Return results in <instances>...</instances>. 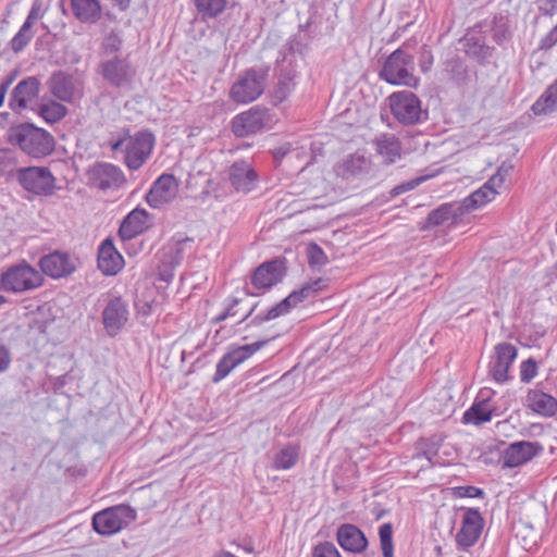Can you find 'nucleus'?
<instances>
[{
    "instance_id": "nucleus-1",
    "label": "nucleus",
    "mask_w": 557,
    "mask_h": 557,
    "mask_svg": "<svg viewBox=\"0 0 557 557\" xmlns=\"http://www.w3.org/2000/svg\"><path fill=\"white\" fill-rule=\"evenodd\" d=\"M8 141L37 159L50 154L54 148L50 133L29 123L12 126L8 132Z\"/></svg>"
},
{
    "instance_id": "nucleus-2",
    "label": "nucleus",
    "mask_w": 557,
    "mask_h": 557,
    "mask_svg": "<svg viewBox=\"0 0 557 557\" xmlns=\"http://www.w3.org/2000/svg\"><path fill=\"white\" fill-rule=\"evenodd\" d=\"M409 42L403 44L385 61L380 77L391 85L417 87L419 79L413 75V55L408 52Z\"/></svg>"
},
{
    "instance_id": "nucleus-3",
    "label": "nucleus",
    "mask_w": 557,
    "mask_h": 557,
    "mask_svg": "<svg viewBox=\"0 0 557 557\" xmlns=\"http://www.w3.org/2000/svg\"><path fill=\"white\" fill-rule=\"evenodd\" d=\"M154 146V136L148 131L126 135L111 145L112 150L124 153V162L129 170L140 169L149 159Z\"/></svg>"
},
{
    "instance_id": "nucleus-4",
    "label": "nucleus",
    "mask_w": 557,
    "mask_h": 557,
    "mask_svg": "<svg viewBox=\"0 0 557 557\" xmlns=\"http://www.w3.org/2000/svg\"><path fill=\"white\" fill-rule=\"evenodd\" d=\"M269 77L265 69H249L238 76L230 89V98L239 104L257 100L264 91Z\"/></svg>"
},
{
    "instance_id": "nucleus-5",
    "label": "nucleus",
    "mask_w": 557,
    "mask_h": 557,
    "mask_svg": "<svg viewBox=\"0 0 557 557\" xmlns=\"http://www.w3.org/2000/svg\"><path fill=\"white\" fill-rule=\"evenodd\" d=\"M44 283L42 274L23 261L1 273V289L9 293H23L38 288Z\"/></svg>"
},
{
    "instance_id": "nucleus-6",
    "label": "nucleus",
    "mask_w": 557,
    "mask_h": 557,
    "mask_svg": "<svg viewBox=\"0 0 557 557\" xmlns=\"http://www.w3.org/2000/svg\"><path fill=\"white\" fill-rule=\"evenodd\" d=\"M193 240L188 237H173L158 252L159 264L157 276L165 283L172 282L175 269L183 261L188 249H191Z\"/></svg>"
},
{
    "instance_id": "nucleus-7",
    "label": "nucleus",
    "mask_w": 557,
    "mask_h": 557,
    "mask_svg": "<svg viewBox=\"0 0 557 557\" xmlns=\"http://www.w3.org/2000/svg\"><path fill=\"white\" fill-rule=\"evenodd\" d=\"M323 280L321 277L304 284L298 290H294L281 302L270 308L265 313H258L250 320V325H260L263 322L271 321L287 313L293 307L309 298L318 290L322 289Z\"/></svg>"
},
{
    "instance_id": "nucleus-8",
    "label": "nucleus",
    "mask_w": 557,
    "mask_h": 557,
    "mask_svg": "<svg viewBox=\"0 0 557 557\" xmlns=\"http://www.w3.org/2000/svg\"><path fill=\"white\" fill-rule=\"evenodd\" d=\"M135 519V509L122 504L97 512L92 518V527L101 535H112L127 527Z\"/></svg>"
},
{
    "instance_id": "nucleus-9",
    "label": "nucleus",
    "mask_w": 557,
    "mask_h": 557,
    "mask_svg": "<svg viewBox=\"0 0 557 557\" xmlns=\"http://www.w3.org/2000/svg\"><path fill=\"white\" fill-rule=\"evenodd\" d=\"M274 122V115L269 109L255 106L233 117L232 132L237 137H247L251 134L271 128Z\"/></svg>"
},
{
    "instance_id": "nucleus-10",
    "label": "nucleus",
    "mask_w": 557,
    "mask_h": 557,
    "mask_svg": "<svg viewBox=\"0 0 557 557\" xmlns=\"http://www.w3.org/2000/svg\"><path fill=\"white\" fill-rule=\"evenodd\" d=\"M389 106L395 119L406 125L419 123L428 116L420 99L411 91L394 92L389 96Z\"/></svg>"
},
{
    "instance_id": "nucleus-11",
    "label": "nucleus",
    "mask_w": 557,
    "mask_h": 557,
    "mask_svg": "<svg viewBox=\"0 0 557 557\" xmlns=\"http://www.w3.org/2000/svg\"><path fill=\"white\" fill-rule=\"evenodd\" d=\"M104 307L102 310V323L107 334L111 337L119 334L128 321V304L114 293L101 296Z\"/></svg>"
},
{
    "instance_id": "nucleus-12",
    "label": "nucleus",
    "mask_w": 557,
    "mask_h": 557,
    "mask_svg": "<svg viewBox=\"0 0 557 557\" xmlns=\"http://www.w3.org/2000/svg\"><path fill=\"white\" fill-rule=\"evenodd\" d=\"M22 187L35 195H52L55 189V178L48 168L28 166L21 168L16 173Z\"/></svg>"
},
{
    "instance_id": "nucleus-13",
    "label": "nucleus",
    "mask_w": 557,
    "mask_h": 557,
    "mask_svg": "<svg viewBox=\"0 0 557 557\" xmlns=\"http://www.w3.org/2000/svg\"><path fill=\"white\" fill-rule=\"evenodd\" d=\"M47 84L52 96L60 101L72 103L83 97V82L66 72L53 73Z\"/></svg>"
},
{
    "instance_id": "nucleus-14",
    "label": "nucleus",
    "mask_w": 557,
    "mask_h": 557,
    "mask_svg": "<svg viewBox=\"0 0 557 557\" xmlns=\"http://www.w3.org/2000/svg\"><path fill=\"white\" fill-rule=\"evenodd\" d=\"M99 67L103 79L117 88L131 85L135 76V70L127 59H122L117 55L102 59Z\"/></svg>"
},
{
    "instance_id": "nucleus-15",
    "label": "nucleus",
    "mask_w": 557,
    "mask_h": 557,
    "mask_svg": "<svg viewBox=\"0 0 557 557\" xmlns=\"http://www.w3.org/2000/svg\"><path fill=\"white\" fill-rule=\"evenodd\" d=\"M77 258L67 252L55 250L45 255L39 260V265L46 275L51 278H62L71 275L76 271Z\"/></svg>"
},
{
    "instance_id": "nucleus-16",
    "label": "nucleus",
    "mask_w": 557,
    "mask_h": 557,
    "mask_svg": "<svg viewBox=\"0 0 557 557\" xmlns=\"http://www.w3.org/2000/svg\"><path fill=\"white\" fill-rule=\"evenodd\" d=\"M267 341H259L252 344L239 346L227 354H225L218 362L215 373L212 377L214 383L225 379L233 369L243 363L256 351H258Z\"/></svg>"
},
{
    "instance_id": "nucleus-17",
    "label": "nucleus",
    "mask_w": 557,
    "mask_h": 557,
    "mask_svg": "<svg viewBox=\"0 0 557 557\" xmlns=\"http://www.w3.org/2000/svg\"><path fill=\"white\" fill-rule=\"evenodd\" d=\"M89 184L101 190L116 189L125 183L122 170L107 162L96 163L88 171Z\"/></svg>"
},
{
    "instance_id": "nucleus-18",
    "label": "nucleus",
    "mask_w": 557,
    "mask_h": 557,
    "mask_svg": "<svg viewBox=\"0 0 557 557\" xmlns=\"http://www.w3.org/2000/svg\"><path fill=\"white\" fill-rule=\"evenodd\" d=\"M544 450L537 442L520 441L510 444L502 455L503 468H516L527 463Z\"/></svg>"
},
{
    "instance_id": "nucleus-19",
    "label": "nucleus",
    "mask_w": 557,
    "mask_h": 557,
    "mask_svg": "<svg viewBox=\"0 0 557 557\" xmlns=\"http://www.w3.org/2000/svg\"><path fill=\"white\" fill-rule=\"evenodd\" d=\"M177 191V180L174 175L164 173L153 182L146 195V201L151 208L159 209L173 201L176 198Z\"/></svg>"
},
{
    "instance_id": "nucleus-20",
    "label": "nucleus",
    "mask_w": 557,
    "mask_h": 557,
    "mask_svg": "<svg viewBox=\"0 0 557 557\" xmlns=\"http://www.w3.org/2000/svg\"><path fill=\"white\" fill-rule=\"evenodd\" d=\"M463 212L458 202L443 203L432 210L421 230H430L437 226L447 228L457 227L463 221Z\"/></svg>"
},
{
    "instance_id": "nucleus-21",
    "label": "nucleus",
    "mask_w": 557,
    "mask_h": 557,
    "mask_svg": "<svg viewBox=\"0 0 557 557\" xmlns=\"http://www.w3.org/2000/svg\"><path fill=\"white\" fill-rule=\"evenodd\" d=\"M484 527V520L478 509L469 508L462 517L461 528L456 535L457 544L467 549L473 546L480 539Z\"/></svg>"
},
{
    "instance_id": "nucleus-22",
    "label": "nucleus",
    "mask_w": 557,
    "mask_h": 557,
    "mask_svg": "<svg viewBox=\"0 0 557 557\" xmlns=\"http://www.w3.org/2000/svg\"><path fill=\"white\" fill-rule=\"evenodd\" d=\"M517 357V348L510 343H499L494 348V356L490 361V373L498 383L508 380V371Z\"/></svg>"
},
{
    "instance_id": "nucleus-23",
    "label": "nucleus",
    "mask_w": 557,
    "mask_h": 557,
    "mask_svg": "<svg viewBox=\"0 0 557 557\" xmlns=\"http://www.w3.org/2000/svg\"><path fill=\"white\" fill-rule=\"evenodd\" d=\"M227 177L232 187L243 194L253 190L259 180L252 165L244 160L236 161L228 168Z\"/></svg>"
},
{
    "instance_id": "nucleus-24",
    "label": "nucleus",
    "mask_w": 557,
    "mask_h": 557,
    "mask_svg": "<svg viewBox=\"0 0 557 557\" xmlns=\"http://www.w3.org/2000/svg\"><path fill=\"white\" fill-rule=\"evenodd\" d=\"M284 275L285 264L283 260L267 261L255 270L251 284L256 289L264 292L281 282Z\"/></svg>"
},
{
    "instance_id": "nucleus-25",
    "label": "nucleus",
    "mask_w": 557,
    "mask_h": 557,
    "mask_svg": "<svg viewBox=\"0 0 557 557\" xmlns=\"http://www.w3.org/2000/svg\"><path fill=\"white\" fill-rule=\"evenodd\" d=\"M294 54L285 55L278 60L280 74L278 81L273 92V101L275 104L285 101L294 91L296 86L297 70L293 65Z\"/></svg>"
},
{
    "instance_id": "nucleus-26",
    "label": "nucleus",
    "mask_w": 557,
    "mask_h": 557,
    "mask_svg": "<svg viewBox=\"0 0 557 557\" xmlns=\"http://www.w3.org/2000/svg\"><path fill=\"white\" fill-rule=\"evenodd\" d=\"M150 226L149 212L143 208H135L122 221L119 235L123 240H129L146 232Z\"/></svg>"
},
{
    "instance_id": "nucleus-27",
    "label": "nucleus",
    "mask_w": 557,
    "mask_h": 557,
    "mask_svg": "<svg viewBox=\"0 0 557 557\" xmlns=\"http://www.w3.org/2000/svg\"><path fill=\"white\" fill-rule=\"evenodd\" d=\"M124 265V259L110 238L104 239L98 248V269L104 275L117 274Z\"/></svg>"
},
{
    "instance_id": "nucleus-28",
    "label": "nucleus",
    "mask_w": 557,
    "mask_h": 557,
    "mask_svg": "<svg viewBox=\"0 0 557 557\" xmlns=\"http://www.w3.org/2000/svg\"><path fill=\"white\" fill-rule=\"evenodd\" d=\"M39 87L40 83L34 76L21 81L12 91L9 102L11 109L18 112L26 109L28 103L38 96Z\"/></svg>"
},
{
    "instance_id": "nucleus-29",
    "label": "nucleus",
    "mask_w": 557,
    "mask_h": 557,
    "mask_svg": "<svg viewBox=\"0 0 557 557\" xmlns=\"http://www.w3.org/2000/svg\"><path fill=\"white\" fill-rule=\"evenodd\" d=\"M495 411L487 393L480 392L472 406L465 411L462 421L466 424L481 425L491 421Z\"/></svg>"
},
{
    "instance_id": "nucleus-30",
    "label": "nucleus",
    "mask_w": 557,
    "mask_h": 557,
    "mask_svg": "<svg viewBox=\"0 0 557 557\" xmlns=\"http://www.w3.org/2000/svg\"><path fill=\"white\" fill-rule=\"evenodd\" d=\"M338 544L344 550L359 554L368 546V540L363 532L350 523L342 524L336 534Z\"/></svg>"
},
{
    "instance_id": "nucleus-31",
    "label": "nucleus",
    "mask_w": 557,
    "mask_h": 557,
    "mask_svg": "<svg viewBox=\"0 0 557 557\" xmlns=\"http://www.w3.org/2000/svg\"><path fill=\"white\" fill-rule=\"evenodd\" d=\"M374 149L376 156L381 158L384 164H393L401 157V144L399 139L393 134H383L374 141Z\"/></svg>"
},
{
    "instance_id": "nucleus-32",
    "label": "nucleus",
    "mask_w": 557,
    "mask_h": 557,
    "mask_svg": "<svg viewBox=\"0 0 557 557\" xmlns=\"http://www.w3.org/2000/svg\"><path fill=\"white\" fill-rule=\"evenodd\" d=\"M72 13L81 23L96 24L102 16L100 0H71Z\"/></svg>"
},
{
    "instance_id": "nucleus-33",
    "label": "nucleus",
    "mask_w": 557,
    "mask_h": 557,
    "mask_svg": "<svg viewBox=\"0 0 557 557\" xmlns=\"http://www.w3.org/2000/svg\"><path fill=\"white\" fill-rule=\"evenodd\" d=\"M497 194V189L494 186H491L488 182H486L482 187L471 193L468 197L458 203L461 207L463 214L466 215L471 211L478 210L491 202L493 199H495Z\"/></svg>"
},
{
    "instance_id": "nucleus-34",
    "label": "nucleus",
    "mask_w": 557,
    "mask_h": 557,
    "mask_svg": "<svg viewBox=\"0 0 557 557\" xmlns=\"http://www.w3.org/2000/svg\"><path fill=\"white\" fill-rule=\"evenodd\" d=\"M527 404L534 412L544 417H553L557 412V399L540 389L528 393Z\"/></svg>"
},
{
    "instance_id": "nucleus-35",
    "label": "nucleus",
    "mask_w": 557,
    "mask_h": 557,
    "mask_svg": "<svg viewBox=\"0 0 557 557\" xmlns=\"http://www.w3.org/2000/svg\"><path fill=\"white\" fill-rule=\"evenodd\" d=\"M370 169V161L361 154H350L335 165L337 176L345 180L367 173Z\"/></svg>"
},
{
    "instance_id": "nucleus-36",
    "label": "nucleus",
    "mask_w": 557,
    "mask_h": 557,
    "mask_svg": "<svg viewBox=\"0 0 557 557\" xmlns=\"http://www.w3.org/2000/svg\"><path fill=\"white\" fill-rule=\"evenodd\" d=\"M531 110L535 115H546L557 111V79L545 89L532 104Z\"/></svg>"
},
{
    "instance_id": "nucleus-37",
    "label": "nucleus",
    "mask_w": 557,
    "mask_h": 557,
    "mask_svg": "<svg viewBox=\"0 0 557 557\" xmlns=\"http://www.w3.org/2000/svg\"><path fill=\"white\" fill-rule=\"evenodd\" d=\"M442 443L443 438L441 436H433L430 438L421 440L418 444L417 457L425 458L432 466L441 465V461L437 458V454Z\"/></svg>"
},
{
    "instance_id": "nucleus-38",
    "label": "nucleus",
    "mask_w": 557,
    "mask_h": 557,
    "mask_svg": "<svg viewBox=\"0 0 557 557\" xmlns=\"http://www.w3.org/2000/svg\"><path fill=\"white\" fill-rule=\"evenodd\" d=\"M299 450L294 445H287L280 449L273 456V469L275 470H289L296 466L298 461Z\"/></svg>"
},
{
    "instance_id": "nucleus-39",
    "label": "nucleus",
    "mask_w": 557,
    "mask_h": 557,
    "mask_svg": "<svg viewBox=\"0 0 557 557\" xmlns=\"http://www.w3.org/2000/svg\"><path fill=\"white\" fill-rule=\"evenodd\" d=\"M39 115L48 123L52 124L61 119H63L66 113L67 109L65 106H63L60 102H57L54 100H49L47 102H42L39 106Z\"/></svg>"
},
{
    "instance_id": "nucleus-40",
    "label": "nucleus",
    "mask_w": 557,
    "mask_h": 557,
    "mask_svg": "<svg viewBox=\"0 0 557 557\" xmlns=\"http://www.w3.org/2000/svg\"><path fill=\"white\" fill-rule=\"evenodd\" d=\"M123 40L120 34L115 30H111L106 34L100 45V55L103 59H110V57L116 55L122 48Z\"/></svg>"
},
{
    "instance_id": "nucleus-41",
    "label": "nucleus",
    "mask_w": 557,
    "mask_h": 557,
    "mask_svg": "<svg viewBox=\"0 0 557 557\" xmlns=\"http://www.w3.org/2000/svg\"><path fill=\"white\" fill-rule=\"evenodd\" d=\"M226 3V0H195L197 10L206 17H215L221 14Z\"/></svg>"
},
{
    "instance_id": "nucleus-42",
    "label": "nucleus",
    "mask_w": 557,
    "mask_h": 557,
    "mask_svg": "<svg viewBox=\"0 0 557 557\" xmlns=\"http://www.w3.org/2000/svg\"><path fill=\"white\" fill-rule=\"evenodd\" d=\"M34 34L28 23H23L18 32L11 39V48L14 52L22 51L33 39Z\"/></svg>"
},
{
    "instance_id": "nucleus-43",
    "label": "nucleus",
    "mask_w": 557,
    "mask_h": 557,
    "mask_svg": "<svg viewBox=\"0 0 557 557\" xmlns=\"http://www.w3.org/2000/svg\"><path fill=\"white\" fill-rule=\"evenodd\" d=\"M380 542L383 557H394L393 528L391 523H384L379 529Z\"/></svg>"
},
{
    "instance_id": "nucleus-44",
    "label": "nucleus",
    "mask_w": 557,
    "mask_h": 557,
    "mask_svg": "<svg viewBox=\"0 0 557 557\" xmlns=\"http://www.w3.org/2000/svg\"><path fill=\"white\" fill-rule=\"evenodd\" d=\"M467 54L475 58H485L488 54V47L478 37H468L465 41Z\"/></svg>"
},
{
    "instance_id": "nucleus-45",
    "label": "nucleus",
    "mask_w": 557,
    "mask_h": 557,
    "mask_svg": "<svg viewBox=\"0 0 557 557\" xmlns=\"http://www.w3.org/2000/svg\"><path fill=\"white\" fill-rule=\"evenodd\" d=\"M307 255L309 263L312 267H321L326 264L327 262V257L325 252L319 245L314 243L309 244V246L307 247Z\"/></svg>"
},
{
    "instance_id": "nucleus-46",
    "label": "nucleus",
    "mask_w": 557,
    "mask_h": 557,
    "mask_svg": "<svg viewBox=\"0 0 557 557\" xmlns=\"http://www.w3.org/2000/svg\"><path fill=\"white\" fill-rule=\"evenodd\" d=\"M513 166L509 162H503L497 172L487 181L491 186L499 188L511 173Z\"/></svg>"
},
{
    "instance_id": "nucleus-47",
    "label": "nucleus",
    "mask_w": 557,
    "mask_h": 557,
    "mask_svg": "<svg viewBox=\"0 0 557 557\" xmlns=\"http://www.w3.org/2000/svg\"><path fill=\"white\" fill-rule=\"evenodd\" d=\"M537 375V363L534 359L529 358L520 366V379L524 383L531 382Z\"/></svg>"
},
{
    "instance_id": "nucleus-48",
    "label": "nucleus",
    "mask_w": 557,
    "mask_h": 557,
    "mask_svg": "<svg viewBox=\"0 0 557 557\" xmlns=\"http://www.w3.org/2000/svg\"><path fill=\"white\" fill-rule=\"evenodd\" d=\"M312 557H341V555L333 543L324 542L314 547Z\"/></svg>"
},
{
    "instance_id": "nucleus-49",
    "label": "nucleus",
    "mask_w": 557,
    "mask_h": 557,
    "mask_svg": "<svg viewBox=\"0 0 557 557\" xmlns=\"http://www.w3.org/2000/svg\"><path fill=\"white\" fill-rule=\"evenodd\" d=\"M424 181H425V177H417V178H412V180H409L407 182H404L401 184H398V185H396L395 187L392 188L391 196L392 197H396V196L405 194V193H407L409 190H412L416 187H418Z\"/></svg>"
},
{
    "instance_id": "nucleus-50",
    "label": "nucleus",
    "mask_w": 557,
    "mask_h": 557,
    "mask_svg": "<svg viewBox=\"0 0 557 557\" xmlns=\"http://www.w3.org/2000/svg\"><path fill=\"white\" fill-rule=\"evenodd\" d=\"M498 18H494L495 26L493 28L494 32V38L498 44H502L503 41L507 40L510 37V32L506 25V23L503 22V17H499V24L497 23Z\"/></svg>"
},
{
    "instance_id": "nucleus-51",
    "label": "nucleus",
    "mask_w": 557,
    "mask_h": 557,
    "mask_svg": "<svg viewBox=\"0 0 557 557\" xmlns=\"http://www.w3.org/2000/svg\"><path fill=\"white\" fill-rule=\"evenodd\" d=\"M45 10L42 3L39 0H35L32 4L30 11L24 23H28L29 26L44 17Z\"/></svg>"
},
{
    "instance_id": "nucleus-52",
    "label": "nucleus",
    "mask_w": 557,
    "mask_h": 557,
    "mask_svg": "<svg viewBox=\"0 0 557 557\" xmlns=\"http://www.w3.org/2000/svg\"><path fill=\"white\" fill-rule=\"evenodd\" d=\"M557 44V24L540 40L541 50H549Z\"/></svg>"
},
{
    "instance_id": "nucleus-53",
    "label": "nucleus",
    "mask_w": 557,
    "mask_h": 557,
    "mask_svg": "<svg viewBox=\"0 0 557 557\" xmlns=\"http://www.w3.org/2000/svg\"><path fill=\"white\" fill-rule=\"evenodd\" d=\"M539 10L547 16L557 13V0H539Z\"/></svg>"
},
{
    "instance_id": "nucleus-54",
    "label": "nucleus",
    "mask_w": 557,
    "mask_h": 557,
    "mask_svg": "<svg viewBox=\"0 0 557 557\" xmlns=\"http://www.w3.org/2000/svg\"><path fill=\"white\" fill-rule=\"evenodd\" d=\"M458 494L462 497L476 498L482 497L484 495V492L482 488L469 485L458 487Z\"/></svg>"
},
{
    "instance_id": "nucleus-55",
    "label": "nucleus",
    "mask_w": 557,
    "mask_h": 557,
    "mask_svg": "<svg viewBox=\"0 0 557 557\" xmlns=\"http://www.w3.org/2000/svg\"><path fill=\"white\" fill-rule=\"evenodd\" d=\"M238 304H239V300L234 298L232 300V302L225 308V310L214 318V321L215 322H222V321L226 320L230 317L236 315V312L234 311V308Z\"/></svg>"
},
{
    "instance_id": "nucleus-56",
    "label": "nucleus",
    "mask_w": 557,
    "mask_h": 557,
    "mask_svg": "<svg viewBox=\"0 0 557 557\" xmlns=\"http://www.w3.org/2000/svg\"><path fill=\"white\" fill-rule=\"evenodd\" d=\"M11 364V354L9 349L0 345V373L7 371Z\"/></svg>"
},
{
    "instance_id": "nucleus-57",
    "label": "nucleus",
    "mask_w": 557,
    "mask_h": 557,
    "mask_svg": "<svg viewBox=\"0 0 557 557\" xmlns=\"http://www.w3.org/2000/svg\"><path fill=\"white\" fill-rule=\"evenodd\" d=\"M428 55H423V58H428V61H423L421 63V69L423 72L428 71L432 64V55L430 53H426Z\"/></svg>"
},
{
    "instance_id": "nucleus-58",
    "label": "nucleus",
    "mask_w": 557,
    "mask_h": 557,
    "mask_svg": "<svg viewBox=\"0 0 557 557\" xmlns=\"http://www.w3.org/2000/svg\"><path fill=\"white\" fill-rule=\"evenodd\" d=\"M13 81H14V77L13 76H9V77H7L4 81H2L0 83V86H5V90L8 91V89L12 85Z\"/></svg>"
},
{
    "instance_id": "nucleus-59",
    "label": "nucleus",
    "mask_w": 557,
    "mask_h": 557,
    "mask_svg": "<svg viewBox=\"0 0 557 557\" xmlns=\"http://www.w3.org/2000/svg\"><path fill=\"white\" fill-rule=\"evenodd\" d=\"M255 309H256V306L251 307V308H250V309H249V310H248V311L243 315V318H242L240 322L246 321V320H248L249 318H251V317H252V313H253V311H255Z\"/></svg>"
},
{
    "instance_id": "nucleus-60",
    "label": "nucleus",
    "mask_w": 557,
    "mask_h": 557,
    "mask_svg": "<svg viewBox=\"0 0 557 557\" xmlns=\"http://www.w3.org/2000/svg\"><path fill=\"white\" fill-rule=\"evenodd\" d=\"M7 92L5 86H0V107L3 104Z\"/></svg>"
},
{
    "instance_id": "nucleus-61",
    "label": "nucleus",
    "mask_w": 557,
    "mask_h": 557,
    "mask_svg": "<svg viewBox=\"0 0 557 557\" xmlns=\"http://www.w3.org/2000/svg\"><path fill=\"white\" fill-rule=\"evenodd\" d=\"M121 9H126L129 4V0H114Z\"/></svg>"
},
{
    "instance_id": "nucleus-62",
    "label": "nucleus",
    "mask_w": 557,
    "mask_h": 557,
    "mask_svg": "<svg viewBox=\"0 0 557 557\" xmlns=\"http://www.w3.org/2000/svg\"><path fill=\"white\" fill-rule=\"evenodd\" d=\"M7 302V298L0 294V307Z\"/></svg>"
}]
</instances>
